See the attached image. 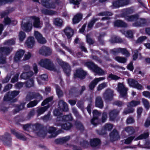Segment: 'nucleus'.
I'll use <instances>...</instances> for the list:
<instances>
[{
	"label": "nucleus",
	"mask_w": 150,
	"mask_h": 150,
	"mask_svg": "<svg viewBox=\"0 0 150 150\" xmlns=\"http://www.w3.org/2000/svg\"><path fill=\"white\" fill-rule=\"evenodd\" d=\"M107 83L105 82H103L99 84L97 90L98 91H100L104 88L106 87Z\"/></svg>",
	"instance_id": "69168bd1"
},
{
	"label": "nucleus",
	"mask_w": 150,
	"mask_h": 150,
	"mask_svg": "<svg viewBox=\"0 0 150 150\" xmlns=\"http://www.w3.org/2000/svg\"><path fill=\"white\" fill-rule=\"evenodd\" d=\"M121 32L123 34L125 35L126 37L129 38H132L133 36V33L132 31L131 30H129L127 31L125 30H121Z\"/></svg>",
	"instance_id": "de8ad7c7"
},
{
	"label": "nucleus",
	"mask_w": 150,
	"mask_h": 150,
	"mask_svg": "<svg viewBox=\"0 0 150 150\" xmlns=\"http://www.w3.org/2000/svg\"><path fill=\"white\" fill-rule=\"evenodd\" d=\"M120 53L125 55L126 57H129V54L127 50L124 48H120Z\"/></svg>",
	"instance_id": "680f3d73"
},
{
	"label": "nucleus",
	"mask_w": 150,
	"mask_h": 150,
	"mask_svg": "<svg viewBox=\"0 0 150 150\" xmlns=\"http://www.w3.org/2000/svg\"><path fill=\"white\" fill-rule=\"evenodd\" d=\"M42 13L45 15H52L55 13V12L52 10H48L45 8L41 9Z\"/></svg>",
	"instance_id": "79ce46f5"
},
{
	"label": "nucleus",
	"mask_w": 150,
	"mask_h": 150,
	"mask_svg": "<svg viewBox=\"0 0 150 150\" xmlns=\"http://www.w3.org/2000/svg\"><path fill=\"white\" fill-rule=\"evenodd\" d=\"M52 51L50 48L44 46L42 47L39 51L40 54L46 56L50 55Z\"/></svg>",
	"instance_id": "6ab92c4d"
},
{
	"label": "nucleus",
	"mask_w": 150,
	"mask_h": 150,
	"mask_svg": "<svg viewBox=\"0 0 150 150\" xmlns=\"http://www.w3.org/2000/svg\"><path fill=\"white\" fill-rule=\"evenodd\" d=\"M149 135V134L148 132L144 133L141 134L137 137L135 138L134 140L135 141H137L146 139L148 137Z\"/></svg>",
	"instance_id": "49530a36"
},
{
	"label": "nucleus",
	"mask_w": 150,
	"mask_h": 150,
	"mask_svg": "<svg viewBox=\"0 0 150 150\" xmlns=\"http://www.w3.org/2000/svg\"><path fill=\"white\" fill-rule=\"evenodd\" d=\"M49 107V105H48L47 106L42 107L38 109L37 110V112L38 114V116L43 114Z\"/></svg>",
	"instance_id": "a19ab883"
},
{
	"label": "nucleus",
	"mask_w": 150,
	"mask_h": 150,
	"mask_svg": "<svg viewBox=\"0 0 150 150\" xmlns=\"http://www.w3.org/2000/svg\"><path fill=\"white\" fill-rule=\"evenodd\" d=\"M98 19L97 18H93L89 22L88 25V27L89 28H91L93 26L95 22L98 21Z\"/></svg>",
	"instance_id": "052dcab7"
},
{
	"label": "nucleus",
	"mask_w": 150,
	"mask_h": 150,
	"mask_svg": "<svg viewBox=\"0 0 150 150\" xmlns=\"http://www.w3.org/2000/svg\"><path fill=\"white\" fill-rule=\"evenodd\" d=\"M11 132L15 135L17 138L24 141L26 140V137L25 136L16 132L14 130L11 129Z\"/></svg>",
	"instance_id": "4c0bfd02"
},
{
	"label": "nucleus",
	"mask_w": 150,
	"mask_h": 150,
	"mask_svg": "<svg viewBox=\"0 0 150 150\" xmlns=\"http://www.w3.org/2000/svg\"><path fill=\"white\" fill-rule=\"evenodd\" d=\"M108 78L110 79V80H117L120 79V77L116 75L111 74H109L107 77L108 79Z\"/></svg>",
	"instance_id": "0e129e2a"
},
{
	"label": "nucleus",
	"mask_w": 150,
	"mask_h": 150,
	"mask_svg": "<svg viewBox=\"0 0 150 150\" xmlns=\"http://www.w3.org/2000/svg\"><path fill=\"white\" fill-rule=\"evenodd\" d=\"M59 108L63 111L67 112L68 108L67 103L63 100H61L58 102Z\"/></svg>",
	"instance_id": "aec40b11"
},
{
	"label": "nucleus",
	"mask_w": 150,
	"mask_h": 150,
	"mask_svg": "<svg viewBox=\"0 0 150 150\" xmlns=\"http://www.w3.org/2000/svg\"><path fill=\"white\" fill-rule=\"evenodd\" d=\"M25 104V103H21L20 105H17L16 108L14 110L15 112V113L18 112L19 111L23 109Z\"/></svg>",
	"instance_id": "5fc2aeb1"
},
{
	"label": "nucleus",
	"mask_w": 150,
	"mask_h": 150,
	"mask_svg": "<svg viewBox=\"0 0 150 150\" xmlns=\"http://www.w3.org/2000/svg\"><path fill=\"white\" fill-rule=\"evenodd\" d=\"M64 32L68 38H70L73 34V30L69 27H67L65 29Z\"/></svg>",
	"instance_id": "c756f323"
},
{
	"label": "nucleus",
	"mask_w": 150,
	"mask_h": 150,
	"mask_svg": "<svg viewBox=\"0 0 150 150\" xmlns=\"http://www.w3.org/2000/svg\"><path fill=\"white\" fill-rule=\"evenodd\" d=\"M90 69L99 75H103L105 74L104 71L100 67L95 65L93 62H88L85 64Z\"/></svg>",
	"instance_id": "7ed1b4c3"
},
{
	"label": "nucleus",
	"mask_w": 150,
	"mask_h": 150,
	"mask_svg": "<svg viewBox=\"0 0 150 150\" xmlns=\"http://www.w3.org/2000/svg\"><path fill=\"white\" fill-rule=\"evenodd\" d=\"M15 44V40L14 39H10L5 41L4 42V45L11 46Z\"/></svg>",
	"instance_id": "864d4df0"
},
{
	"label": "nucleus",
	"mask_w": 150,
	"mask_h": 150,
	"mask_svg": "<svg viewBox=\"0 0 150 150\" xmlns=\"http://www.w3.org/2000/svg\"><path fill=\"white\" fill-rule=\"evenodd\" d=\"M56 125L57 126H61V128L64 130H68L70 129L72 127V125L70 122H59L57 120Z\"/></svg>",
	"instance_id": "ddd939ff"
},
{
	"label": "nucleus",
	"mask_w": 150,
	"mask_h": 150,
	"mask_svg": "<svg viewBox=\"0 0 150 150\" xmlns=\"http://www.w3.org/2000/svg\"><path fill=\"white\" fill-rule=\"evenodd\" d=\"M33 27V24L30 23L29 21V19L27 22L22 23L21 24V27L23 30L27 32L30 31Z\"/></svg>",
	"instance_id": "2eb2a0df"
},
{
	"label": "nucleus",
	"mask_w": 150,
	"mask_h": 150,
	"mask_svg": "<svg viewBox=\"0 0 150 150\" xmlns=\"http://www.w3.org/2000/svg\"><path fill=\"white\" fill-rule=\"evenodd\" d=\"M100 142V141L99 139L94 138L91 140L90 143L91 146L95 147L99 145Z\"/></svg>",
	"instance_id": "58836bf2"
},
{
	"label": "nucleus",
	"mask_w": 150,
	"mask_h": 150,
	"mask_svg": "<svg viewBox=\"0 0 150 150\" xmlns=\"http://www.w3.org/2000/svg\"><path fill=\"white\" fill-rule=\"evenodd\" d=\"M34 38L33 37H29L27 40L25 44L27 47L29 48L32 47L35 43Z\"/></svg>",
	"instance_id": "7c9ffc66"
},
{
	"label": "nucleus",
	"mask_w": 150,
	"mask_h": 150,
	"mask_svg": "<svg viewBox=\"0 0 150 150\" xmlns=\"http://www.w3.org/2000/svg\"><path fill=\"white\" fill-rule=\"evenodd\" d=\"M114 26L115 27H125L127 26V25L125 22L122 21L117 20L114 22Z\"/></svg>",
	"instance_id": "e433bc0d"
},
{
	"label": "nucleus",
	"mask_w": 150,
	"mask_h": 150,
	"mask_svg": "<svg viewBox=\"0 0 150 150\" xmlns=\"http://www.w3.org/2000/svg\"><path fill=\"white\" fill-rule=\"evenodd\" d=\"M54 23L56 25L61 26L63 24V21L62 19L59 18H57L54 19Z\"/></svg>",
	"instance_id": "8fccbe9b"
},
{
	"label": "nucleus",
	"mask_w": 150,
	"mask_h": 150,
	"mask_svg": "<svg viewBox=\"0 0 150 150\" xmlns=\"http://www.w3.org/2000/svg\"><path fill=\"white\" fill-rule=\"evenodd\" d=\"M142 100L145 108L147 109H148L150 107L149 103L148 101L144 98H142Z\"/></svg>",
	"instance_id": "bf43d9fd"
},
{
	"label": "nucleus",
	"mask_w": 150,
	"mask_h": 150,
	"mask_svg": "<svg viewBox=\"0 0 150 150\" xmlns=\"http://www.w3.org/2000/svg\"><path fill=\"white\" fill-rule=\"evenodd\" d=\"M8 108L7 104L3 103L0 105V110L2 112H4L7 111Z\"/></svg>",
	"instance_id": "603ef678"
},
{
	"label": "nucleus",
	"mask_w": 150,
	"mask_h": 150,
	"mask_svg": "<svg viewBox=\"0 0 150 150\" xmlns=\"http://www.w3.org/2000/svg\"><path fill=\"white\" fill-rule=\"evenodd\" d=\"M0 140L6 146H10L11 144L12 139L10 134L8 133L0 136Z\"/></svg>",
	"instance_id": "20e7f679"
},
{
	"label": "nucleus",
	"mask_w": 150,
	"mask_h": 150,
	"mask_svg": "<svg viewBox=\"0 0 150 150\" xmlns=\"http://www.w3.org/2000/svg\"><path fill=\"white\" fill-rule=\"evenodd\" d=\"M25 52L22 50H20L16 53L14 57L15 62H17L20 61L24 54Z\"/></svg>",
	"instance_id": "b1692460"
},
{
	"label": "nucleus",
	"mask_w": 150,
	"mask_h": 150,
	"mask_svg": "<svg viewBox=\"0 0 150 150\" xmlns=\"http://www.w3.org/2000/svg\"><path fill=\"white\" fill-rule=\"evenodd\" d=\"M13 47H0V53L4 55L7 56L13 50Z\"/></svg>",
	"instance_id": "4468645a"
},
{
	"label": "nucleus",
	"mask_w": 150,
	"mask_h": 150,
	"mask_svg": "<svg viewBox=\"0 0 150 150\" xmlns=\"http://www.w3.org/2000/svg\"><path fill=\"white\" fill-rule=\"evenodd\" d=\"M114 91L109 88H107L103 94V98L105 100L111 101L113 99Z\"/></svg>",
	"instance_id": "1a4fd4ad"
},
{
	"label": "nucleus",
	"mask_w": 150,
	"mask_h": 150,
	"mask_svg": "<svg viewBox=\"0 0 150 150\" xmlns=\"http://www.w3.org/2000/svg\"><path fill=\"white\" fill-rule=\"evenodd\" d=\"M111 43L121 42H122L123 40L120 38L115 35L112 36L109 40Z\"/></svg>",
	"instance_id": "72a5a7b5"
},
{
	"label": "nucleus",
	"mask_w": 150,
	"mask_h": 150,
	"mask_svg": "<svg viewBox=\"0 0 150 150\" xmlns=\"http://www.w3.org/2000/svg\"><path fill=\"white\" fill-rule=\"evenodd\" d=\"M19 93V92L17 91H10L4 96V100L7 101H10L17 96Z\"/></svg>",
	"instance_id": "6e6552de"
},
{
	"label": "nucleus",
	"mask_w": 150,
	"mask_h": 150,
	"mask_svg": "<svg viewBox=\"0 0 150 150\" xmlns=\"http://www.w3.org/2000/svg\"><path fill=\"white\" fill-rule=\"evenodd\" d=\"M56 130V129L53 127H49L48 129V132L49 133H51L52 134L49 137L50 138L54 137L57 135L55 132Z\"/></svg>",
	"instance_id": "f704fd0d"
},
{
	"label": "nucleus",
	"mask_w": 150,
	"mask_h": 150,
	"mask_svg": "<svg viewBox=\"0 0 150 150\" xmlns=\"http://www.w3.org/2000/svg\"><path fill=\"white\" fill-rule=\"evenodd\" d=\"M41 125L39 124H31V129L34 131H39V132H38V133L42 132V130L41 129Z\"/></svg>",
	"instance_id": "473e14b6"
},
{
	"label": "nucleus",
	"mask_w": 150,
	"mask_h": 150,
	"mask_svg": "<svg viewBox=\"0 0 150 150\" xmlns=\"http://www.w3.org/2000/svg\"><path fill=\"white\" fill-rule=\"evenodd\" d=\"M140 101L139 100H132L127 105V107H135L140 104Z\"/></svg>",
	"instance_id": "09e8293b"
},
{
	"label": "nucleus",
	"mask_w": 150,
	"mask_h": 150,
	"mask_svg": "<svg viewBox=\"0 0 150 150\" xmlns=\"http://www.w3.org/2000/svg\"><path fill=\"white\" fill-rule=\"evenodd\" d=\"M105 79V77H100L98 78H96L92 81L89 85V87L90 89L93 90L95 88L96 85L100 81L103 80Z\"/></svg>",
	"instance_id": "f3484780"
},
{
	"label": "nucleus",
	"mask_w": 150,
	"mask_h": 150,
	"mask_svg": "<svg viewBox=\"0 0 150 150\" xmlns=\"http://www.w3.org/2000/svg\"><path fill=\"white\" fill-rule=\"evenodd\" d=\"M28 19L29 21L32 24H33V25L34 27L36 28L41 27L40 19L39 17L33 16L29 17Z\"/></svg>",
	"instance_id": "9d476101"
},
{
	"label": "nucleus",
	"mask_w": 150,
	"mask_h": 150,
	"mask_svg": "<svg viewBox=\"0 0 150 150\" xmlns=\"http://www.w3.org/2000/svg\"><path fill=\"white\" fill-rule=\"evenodd\" d=\"M95 105L96 107L100 108L103 107V102L101 97L98 96L96 98Z\"/></svg>",
	"instance_id": "c85d7f7f"
},
{
	"label": "nucleus",
	"mask_w": 150,
	"mask_h": 150,
	"mask_svg": "<svg viewBox=\"0 0 150 150\" xmlns=\"http://www.w3.org/2000/svg\"><path fill=\"white\" fill-rule=\"evenodd\" d=\"M93 118L91 121V123L96 126L99 123V120L98 117L100 116L101 114L97 110H95L93 112Z\"/></svg>",
	"instance_id": "f8f14e48"
},
{
	"label": "nucleus",
	"mask_w": 150,
	"mask_h": 150,
	"mask_svg": "<svg viewBox=\"0 0 150 150\" xmlns=\"http://www.w3.org/2000/svg\"><path fill=\"white\" fill-rule=\"evenodd\" d=\"M72 119V117L71 114L65 115L63 116H59L57 117V121L59 122L61 121V122H69Z\"/></svg>",
	"instance_id": "a211bd4d"
},
{
	"label": "nucleus",
	"mask_w": 150,
	"mask_h": 150,
	"mask_svg": "<svg viewBox=\"0 0 150 150\" xmlns=\"http://www.w3.org/2000/svg\"><path fill=\"white\" fill-rule=\"evenodd\" d=\"M137 21L134 24V26H142L146 24V21L145 19H138Z\"/></svg>",
	"instance_id": "2f4dec72"
},
{
	"label": "nucleus",
	"mask_w": 150,
	"mask_h": 150,
	"mask_svg": "<svg viewBox=\"0 0 150 150\" xmlns=\"http://www.w3.org/2000/svg\"><path fill=\"white\" fill-rule=\"evenodd\" d=\"M128 90V88L123 83H118L117 91L119 93L121 97L126 99L127 97V91Z\"/></svg>",
	"instance_id": "39448f33"
},
{
	"label": "nucleus",
	"mask_w": 150,
	"mask_h": 150,
	"mask_svg": "<svg viewBox=\"0 0 150 150\" xmlns=\"http://www.w3.org/2000/svg\"><path fill=\"white\" fill-rule=\"evenodd\" d=\"M19 40L21 41H23L25 37V34L24 32L21 31L19 34Z\"/></svg>",
	"instance_id": "338daca9"
},
{
	"label": "nucleus",
	"mask_w": 150,
	"mask_h": 150,
	"mask_svg": "<svg viewBox=\"0 0 150 150\" xmlns=\"http://www.w3.org/2000/svg\"><path fill=\"white\" fill-rule=\"evenodd\" d=\"M53 100V97H50L47 98L42 103V105L44 106L46 104H49V103L51 102Z\"/></svg>",
	"instance_id": "6e6d98bb"
},
{
	"label": "nucleus",
	"mask_w": 150,
	"mask_h": 150,
	"mask_svg": "<svg viewBox=\"0 0 150 150\" xmlns=\"http://www.w3.org/2000/svg\"><path fill=\"white\" fill-rule=\"evenodd\" d=\"M57 61L58 63L62 66L67 75V76H69L70 75L71 69L70 67L69 64L59 59H57Z\"/></svg>",
	"instance_id": "423d86ee"
},
{
	"label": "nucleus",
	"mask_w": 150,
	"mask_h": 150,
	"mask_svg": "<svg viewBox=\"0 0 150 150\" xmlns=\"http://www.w3.org/2000/svg\"><path fill=\"white\" fill-rule=\"evenodd\" d=\"M4 22L5 25H9L11 23L16 24L17 23L16 21H14L12 19H11L8 17L4 18Z\"/></svg>",
	"instance_id": "a18cd8bd"
},
{
	"label": "nucleus",
	"mask_w": 150,
	"mask_h": 150,
	"mask_svg": "<svg viewBox=\"0 0 150 150\" xmlns=\"http://www.w3.org/2000/svg\"><path fill=\"white\" fill-rule=\"evenodd\" d=\"M41 66L48 70L55 71L56 69L54 64L50 59H41L39 62Z\"/></svg>",
	"instance_id": "f03ea898"
},
{
	"label": "nucleus",
	"mask_w": 150,
	"mask_h": 150,
	"mask_svg": "<svg viewBox=\"0 0 150 150\" xmlns=\"http://www.w3.org/2000/svg\"><path fill=\"white\" fill-rule=\"evenodd\" d=\"M119 112L120 111L117 110L115 109L111 110L109 113L110 120L111 121L114 120Z\"/></svg>",
	"instance_id": "a878e982"
},
{
	"label": "nucleus",
	"mask_w": 150,
	"mask_h": 150,
	"mask_svg": "<svg viewBox=\"0 0 150 150\" xmlns=\"http://www.w3.org/2000/svg\"><path fill=\"white\" fill-rule=\"evenodd\" d=\"M34 35L38 42L40 43L43 44L46 42V40L42 35L38 31H35Z\"/></svg>",
	"instance_id": "412c9836"
},
{
	"label": "nucleus",
	"mask_w": 150,
	"mask_h": 150,
	"mask_svg": "<svg viewBox=\"0 0 150 150\" xmlns=\"http://www.w3.org/2000/svg\"><path fill=\"white\" fill-rule=\"evenodd\" d=\"M125 19L128 21H132L137 20L138 18V16L137 15H134L130 16H125Z\"/></svg>",
	"instance_id": "37998d69"
},
{
	"label": "nucleus",
	"mask_w": 150,
	"mask_h": 150,
	"mask_svg": "<svg viewBox=\"0 0 150 150\" xmlns=\"http://www.w3.org/2000/svg\"><path fill=\"white\" fill-rule=\"evenodd\" d=\"M51 0H41V3L43 6L47 8L49 4L50 1Z\"/></svg>",
	"instance_id": "774afa93"
},
{
	"label": "nucleus",
	"mask_w": 150,
	"mask_h": 150,
	"mask_svg": "<svg viewBox=\"0 0 150 150\" xmlns=\"http://www.w3.org/2000/svg\"><path fill=\"white\" fill-rule=\"evenodd\" d=\"M55 88L57 93L58 97H61L63 95V92L60 89L59 87L56 85L55 86Z\"/></svg>",
	"instance_id": "4d7b16f0"
},
{
	"label": "nucleus",
	"mask_w": 150,
	"mask_h": 150,
	"mask_svg": "<svg viewBox=\"0 0 150 150\" xmlns=\"http://www.w3.org/2000/svg\"><path fill=\"white\" fill-rule=\"evenodd\" d=\"M113 125L110 124H106L104 126V130H97V133L99 135H103L105 133V131H110L112 128Z\"/></svg>",
	"instance_id": "4be33fe9"
},
{
	"label": "nucleus",
	"mask_w": 150,
	"mask_h": 150,
	"mask_svg": "<svg viewBox=\"0 0 150 150\" xmlns=\"http://www.w3.org/2000/svg\"><path fill=\"white\" fill-rule=\"evenodd\" d=\"M110 139L112 141H116L119 139L120 136L117 130L114 129L110 134Z\"/></svg>",
	"instance_id": "5701e85b"
},
{
	"label": "nucleus",
	"mask_w": 150,
	"mask_h": 150,
	"mask_svg": "<svg viewBox=\"0 0 150 150\" xmlns=\"http://www.w3.org/2000/svg\"><path fill=\"white\" fill-rule=\"evenodd\" d=\"M34 98H36L37 100L30 101L27 105V108L33 107L36 106L40 100L42 99V97L38 93L29 92L26 96L25 100L26 101H29Z\"/></svg>",
	"instance_id": "f257e3e1"
},
{
	"label": "nucleus",
	"mask_w": 150,
	"mask_h": 150,
	"mask_svg": "<svg viewBox=\"0 0 150 150\" xmlns=\"http://www.w3.org/2000/svg\"><path fill=\"white\" fill-rule=\"evenodd\" d=\"M82 14L81 13H78L74 16L73 19V22L74 24L78 23L82 19Z\"/></svg>",
	"instance_id": "c9c22d12"
},
{
	"label": "nucleus",
	"mask_w": 150,
	"mask_h": 150,
	"mask_svg": "<svg viewBox=\"0 0 150 150\" xmlns=\"http://www.w3.org/2000/svg\"><path fill=\"white\" fill-rule=\"evenodd\" d=\"M33 75V72L32 71L23 73L21 75V78L24 79H30Z\"/></svg>",
	"instance_id": "bb28decb"
},
{
	"label": "nucleus",
	"mask_w": 150,
	"mask_h": 150,
	"mask_svg": "<svg viewBox=\"0 0 150 150\" xmlns=\"http://www.w3.org/2000/svg\"><path fill=\"white\" fill-rule=\"evenodd\" d=\"M139 127H135L134 128L132 126H129L125 127L124 130L129 135H130L134 133L136 131H138Z\"/></svg>",
	"instance_id": "393cba45"
},
{
	"label": "nucleus",
	"mask_w": 150,
	"mask_h": 150,
	"mask_svg": "<svg viewBox=\"0 0 150 150\" xmlns=\"http://www.w3.org/2000/svg\"><path fill=\"white\" fill-rule=\"evenodd\" d=\"M134 110V109L132 108L128 107V108L125 109L124 110L123 114L124 115H126L129 113L132 112Z\"/></svg>",
	"instance_id": "13d9d810"
},
{
	"label": "nucleus",
	"mask_w": 150,
	"mask_h": 150,
	"mask_svg": "<svg viewBox=\"0 0 150 150\" xmlns=\"http://www.w3.org/2000/svg\"><path fill=\"white\" fill-rule=\"evenodd\" d=\"M60 1L59 0H54V1L51 4H49L47 8H55L57 6L59 5Z\"/></svg>",
	"instance_id": "ea45409f"
},
{
	"label": "nucleus",
	"mask_w": 150,
	"mask_h": 150,
	"mask_svg": "<svg viewBox=\"0 0 150 150\" xmlns=\"http://www.w3.org/2000/svg\"><path fill=\"white\" fill-rule=\"evenodd\" d=\"M128 83L129 86L136 88L138 90H141L143 89V87L139 84L138 82L132 79H129L128 80Z\"/></svg>",
	"instance_id": "9b49d317"
},
{
	"label": "nucleus",
	"mask_w": 150,
	"mask_h": 150,
	"mask_svg": "<svg viewBox=\"0 0 150 150\" xmlns=\"http://www.w3.org/2000/svg\"><path fill=\"white\" fill-rule=\"evenodd\" d=\"M85 90L84 86H82L80 91L79 92L77 88L75 87L71 88L69 91V94L70 96H74L76 97L81 95Z\"/></svg>",
	"instance_id": "0eeeda50"
},
{
	"label": "nucleus",
	"mask_w": 150,
	"mask_h": 150,
	"mask_svg": "<svg viewBox=\"0 0 150 150\" xmlns=\"http://www.w3.org/2000/svg\"><path fill=\"white\" fill-rule=\"evenodd\" d=\"M86 75V72L82 69H78L76 70V73L74 74V78H78L81 79H83L85 78Z\"/></svg>",
	"instance_id": "dca6fc26"
},
{
	"label": "nucleus",
	"mask_w": 150,
	"mask_h": 150,
	"mask_svg": "<svg viewBox=\"0 0 150 150\" xmlns=\"http://www.w3.org/2000/svg\"><path fill=\"white\" fill-rule=\"evenodd\" d=\"M112 15V13L109 11H105L101 12L98 14V16H111Z\"/></svg>",
	"instance_id": "e2e57ef3"
},
{
	"label": "nucleus",
	"mask_w": 150,
	"mask_h": 150,
	"mask_svg": "<svg viewBox=\"0 0 150 150\" xmlns=\"http://www.w3.org/2000/svg\"><path fill=\"white\" fill-rule=\"evenodd\" d=\"M33 77H32L30 79L24 83L26 87L30 88L33 87L34 86V80Z\"/></svg>",
	"instance_id": "c03bdc74"
},
{
	"label": "nucleus",
	"mask_w": 150,
	"mask_h": 150,
	"mask_svg": "<svg viewBox=\"0 0 150 150\" xmlns=\"http://www.w3.org/2000/svg\"><path fill=\"white\" fill-rule=\"evenodd\" d=\"M115 59L118 62L122 63H125L127 61L126 58L119 56L116 57H115Z\"/></svg>",
	"instance_id": "3c124183"
},
{
	"label": "nucleus",
	"mask_w": 150,
	"mask_h": 150,
	"mask_svg": "<svg viewBox=\"0 0 150 150\" xmlns=\"http://www.w3.org/2000/svg\"><path fill=\"white\" fill-rule=\"evenodd\" d=\"M70 138V136H68L61 138L57 139L55 141V142L57 144H60L66 142Z\"/></svg>",
	"instance_id": "cd10ccee"
}]
</instances>
